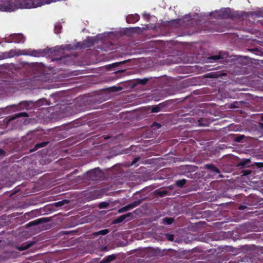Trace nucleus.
<instances>
[{
	"instance_id": "obj_1",
	"label": "nucleus",
	"mask_w": 263,
	"mask_h": 263,
	"mask_svg": "<svg viewBox=\"0 0 263 263\" xmlns=\"http://www.w3.org/2000/svg\"><path fill=\"white\" fill-rule=\"evenodd\" d=\"M44 104H47V101L44 99L39 100L36 102H34L32 101H24L20 102L17 107L19 109L28 110L32 109L35 106L42 105Z\"/></svg>"
},
{
	"instance_id": "obj_2",
	"label": "nucleus",
	"mask_w": 263,
	"mask_h": 263,
	"mask_svg": "<svg viewBox=\"0 0 263 263\" xmlns=\"http://www.w3.org/2000/svg\"><path fill=\"white\" fill-rule=\"evenodd\" d=\"M212 18L216 19H225L230 17V8H223L216 10L210 13Z\"/></svg>"
},
{
	"instance_id": "obj_3",
	"label": "nucleus",
	"mask_w": 263,
	"mask_h": 263,
	"mask_svg": "<svg viewBox=\"0 0 263 263\" xmlns=\"http://www.w3.org/2000/svg\"><path fill=\"white\" fill-rule=\"evenodd\" d=\"M25 37L21 33L12 34L6 39V42L11 43H24Z\"/></svg>"
},
{
	"instance_id": "obj_4",
	"label": "nucleus",
	"mask_w": 263,
	"mask_h": 263,
	"mask_svg": "<svg viewBox=\"0 0 263 263\" xmlns=\"http://www.w3.org/2000/svg\"><path fill=\"white\" fill-rule=\"evenodd\" d=\"M104 192V189L95 190L87 193L86 198L89 201L100 198L103 196Z\"/></svg>"
},
{
	"instance_id": "obj_5",
	"label": "nucleus",
	"mask_w": 263,
	"mask_h": 263,
	"mask_svg": "<svg viewBox=\"0 0 263 263\" xmlns=\"http://www.w3.org/2000/svg\"><path fill=\"white\" fill-rule=\"evenodd\" d=\"M8 54L9 57H12L15 55H19L20 54L28 55L33 57H39L40 52L36 50H24L23 53L16 54L15 53V51L11 50L9 52Z\"/></svg>"
},
{
	"instance_id": "obj_6",
	"label": "nucleus",
	"mask_w": 263,
	"mask_h": 263,
	"mask_svg": "<svg viewBox=\"0 0 263 263\" xmlns=\"http://www.w3.org/2000/svg\"><path fill=\"white\" fill-rule=\"evenodd\" d=\"M95 44V39L93 37H87L82 42L78 43V47L80 48H86L92 47Z\"/></svg>"
},
{
	"instance_id": "obj_7",
	"label": "nucleus",
	"mask_w": 263,
	"mask_h": 263,
	"mask_svg": "<svg viewBox=\"0 0 263 263\" xmlns=\"http://www.w3.org/2000/svg\"><path fill=\"white\" fill-rule=\"evenodd\" d=\"M133 218V214L131 213H128L122 215L113 221V223L117 224L122 222L124 221H128Z\"/></svg>"
},
{
	"instance_id": "obj_8",
	"label": "nucleus",
	"mask_w": 263,
	"mask_h": 263,
	"mask_svg": "<svg viewBox=\"0 0 263 263\" xmlns=\"http://www.w3.org/2000/svg\"><path fill=\"white\" fill-rule=\"evenodd\" d=\"M50 221V219L49 218L43 217L31 221L28 223L26 225V228H28L29 227L37 226L42 223L47 222Z\"/></svg>"
},
{
	"instance_id": "obj_9",
	"label": "nucleus",
	"mask_w": 263,
	"mask_h": 263,
	"mask_svg": "<svg viewBox=\"0 0 263 263\" xmlns=\"http://www.w3.org/2000/svg\"><path fill=\"white\" fill-rule=\"evenodd\" d=\"M100 173L99 168L90 170L87 173V176L91 180H97L98 174Z\"/></svg>"
},
{
	"instance_id": "obj_10",
	"label": "nucleus",
	"mask_w": 263,
	"mask_h": 263,
	"mask_svg": "<svg viewBox=\"0 0 263 263\" xmlns=\"http://www.w3.org/2000/svg\"><path fill=\"white\" fill-rule=\"evenodd\" d=\"M140 19V16L138 14H130L126 16V21L128 24H134L137 22Z\"/></svg>"
},
{
	"instance_id": "obj_11",
	"label": "nucleus",
	"mask_w": 263,
	"mask_h": 263,
	"mask_svg": "<svg viewBox=\"0 0 263 263\" xmlns=\"http://www.w3.org/2000/svg\"><path fill=\"white\" fill-rule=\"evenodd\" d=\"M167 102H164L163 103H160L157 105H155L153 106L151 109V112L153 113L158 112L161 111L163 108L165 107L167 105Z\"/></svg>"
},
{
	"instance_id": "obj_12",
	"label": "nucleus",
	"mask_w": 263,
	"mask_h": 263,
	"mask_svg": "<svg viewBox=\"0 0 263 263\" xmlns=\"http://www.w3.org/2000/svg\"><path fill=\"white\" fill-rule=\"evenodd\" d=\"M34 244H35L34 241H28L26 243H23L21 246L18 247L17 249L20 251H24L32 247Z\"/></svg>"
},
{
	"instance_id": "obj_13",
	"label": "nucleus",
	"mask_w": 263,
	"mask_h": 263,
	"mask_svg": "<svg viewBox=\"0 0 263 263\" xmlns=\"http://www.w3.org/2000/svg\"><path fill=\"white\" fill-rule=\"evenodd\" d=\"M116 258V255L115 254H112L110 255H108L105 257H104L102 260L101 261V263H109Z\"/></svg>"
},
{
	"instance_id": "obj_14",
	"label": "nucleus",
	"mask_w": 263,
	"mask_h": 263,
	"mask_svg": "<svg viewBox=\"0 0 263 263\" xmlns=\"http://www.w3.org/2000/svg\"><path fill=\"white\" fill-rule=\"evenodd\" d=\"M48 143V142H42L40 143H36L35 146H34V148L30 150L31 152H34L36 150H37L40 148L44 147L46 146Z\"/></svg>"
},
{
	"instance_id": "obj_15",
	"label": "nucleus",
	"mask_w": 263,
	"mask_h": 263,
	"mask_svg": "<svg viewBox=\"0 0 263 263\" xmlns=\"http://www.w3.org/2000/svg\"><path fill=\"white\" fill-rule=\"evenodd\" d=\"M205 168L210 170L213 173H219L220 172L219 169L212 164L205 165Z\"/></svg>"
},
{
	"instance_id": "obj_16",
	"label": "nucleus",
	"mask_w": 263,
	"mask_h": 263,
	"mask_svg": "<svg viewBox=\"0 0 263 263\" xmlns=\"http://www.w3.org/2000/svg\"><path fill=\"white\" fill-rule=\"evenodd\" d=\"M221 59V55L220 54L218 55H214L209 57L207 59L208 62L209 63H213L215 62H217L218 60Z\"/></svg>"
},
{
	"instance_id": "obj_17",
	"label": "nucleus",
	"mask_w": 263,
	"mask_h": 263,
	"mask_svg": "<svg viewBox=\"0 0 263 263\" xmlns=\"http://www.w3.org/2000/svg\"><path fill=\"white\" fill-rule=\"evenodd\" d=\"M143 201V199H139L138 200L134 201L133 202L130 203L128 205L129 210H131L140 204Z\"/></svg>"
},
{
	"instance_id": "obj_18",
	"label": "nucleus",
	"mask_w": 263,
	"mask_h": 263,
	"mask_svg": "<svg viewBox=\"0 0 263 263\" xmlns=\"http://www.w3.org/2000/svg\"><path fill=\"white\" fill-rule=\"evenodd\" d=\"M186 183V180L185 179H182L177 180L175 182V185L176 186L182 188Z\"/></svg>"
},
{
	"instance_id": "obj_19",
	"label": "nucleus",
	"mask_w": 263,
	"mask_h": 263,
	"mask_svg": "<svg viewBox=\"0 0 263 263\" xmlns=\"http://www.w3.org/2000/svg\"><path fill=\"white\" fill-rule=\"evenodd\" d=\"M198 122L199 125L203 126H208L210 123L209 121H208L206 119L203 118L199 119Z\"/></svg>"
},
{
	"instance_id": "obj_20",
	"label": "nucleus",
	"mask_w": 263,
	"mask_h": 263,
	"mask_svg": "<svg viewBox=\"0 0 263 263\" xmlns=\"http://www.w3.org/2000/svg\"><path fill=\"white\" fill-rule=\"evenodd\" d=\"M109 233V230L108 229H104L100 230L99 231L94 232L93 233V235L94 236H97L98 235H105Z\"/></svg>"
},
{
	"instance_id": "obj_21",
	"label": "nucleus",
	"mask_w": 263,
	"mask_h": 263,
	"mask_svg": "<svg viewBox=\"0 0 263 263\" xmlns=\"http://www.w3.org/2000/svg\"><path fill=\"white\" fill-rule=\"evenodd\" d=\"M182 167V170H184L185 172H191L195 171V167L192 165H184Z\"/></svg>"
},
{
	"instance_id": "obj_22",
	"label": "nucleus",
	"mask_w": 263,
	"mask_h": 263,
	"mask_svg": "<svg viewBox=\"0 0 263 263\" xmlns=\"http://www.w3.org/2000/svg\"><path fill=\"white\" fill-rule=\"evenodd\" d=\"M162 220L163 223L169 225L172 224L174 220L173 218L171 217H165L162 219Z\"/></svg>"
},
{
	"instance_id": "obj_23",
	"label": "nucleus",
	"mask_w": 263,
	"mask_h": 263,
	"mask_svg": "<svg viewBox=\"0 0 263 263\" xmlns=\"http://www.w3.org/2000/svg\"><path fill=\"white\" fill-rule=\"evenodd\" d=\"M148 79L147 78L143 79H137L136 80V83L137 84H141L144 85L147 83Z\"/></svg>"
},
{
	"instance_id": "obj_24",
	"label": "nucleus",
	"mask_w": 263,
	"mask_h": 263,
	"mask_svg": "<svg viewBox=\"0 0 263 263\" xmlns=\"http://www.w3.org/2000/svg\"><path fill=\"white\" fill-rule=\"evenodd\" d=\"M62 26L60 23H58L55 25L54 26V32L55 33L59 34L61 32Z\"/></svg>"
},
{
	"instance_id": "obj_25",
	"label": "nucleus",
	"mask_w": 263,
	"mask_h": 263,
	"mask_svg": "<svg viewBox=\"0 0 263 263\" xmlns=\"http://www.w3.org/2000/svg\"><path fill=\"white\" fill-rule=\"evenodd\" d=\"M250 161V160L249 159L242 160L239 164H237V166H242V167L247 166Z\"/></svg>"
},
{
	"instance_id": "obj_26",
	"label": "nucleus",
	"mask_w": 263,
	"mask_h": 263,
	"mask_svg": "<svg viewBox=\"0 0 263 263\" xmlns=\"http://www.w3.org/2000/svg\"><path fill=\"white\" fill-rule=\"evenodd\" d=\"M130 61V60H125V61L120 62L114 63H112L111 65H110V66L112 67H115L116 66H119V65L123 64L124 63H127V62H129Z\"/></svg>"
},
{
	"instance_id": "obj_27",
	"label": "nucleus",
	"mask_w": 263,
	"mask_h": 263,
	"mask_svg": "<svg viewBox=\"0 0 263 263\" xmlns=\"http://www.w3.org/2000/svg\"><path fill=\"white\" fill-rule=\"evenodd\" d=\"M28 116H29L27 112H20V113H18L17 114H16L15 115V116L12 118V119H15V118H19V117H28Z\"/></svg>"
},
{
	"instance_id": "obj_28",
	"label": "nucleus",
	"mask_w": 263,
	"mask_h": 263,
	"mask_svg": "<svg viewBox=\"0 0 263 263\" xmlns=\"http://www.w3.org/2000/svg\"><path fill=\"white\" fill-rule=\"evenodd\" d=\"M109 205V203L107 202H102L100 203L98 205V207L99 209H104L106 208Z\"/></svg>"
},
{
	"instance_id": "obj_29",
	"label": "nucleus",
	"mask_w": 263,
	"mask_h": 263,
	"mask_svg": "<svg viewBox=\"0 0 263 263\" xmlns=\"http://www.w3.org/2000/svg\"><path fill=\"white\" fill-rule=\"evenodd\" d=\"M128 210H129V208L128 205H126V206L120 209L118 211V212L119 213H121L124 212L128 211Z\"/></svg>"
},
{
	"instance_id": "obj_30",
	"label": "nucleus",
	"mask_w": 263,
	"mask_h": 263,
	"mask_svg": "<svg viewBox=\"0 0 263 263\" xmlns=\"http://www.w3.org/2000/svg\"><path fill=\"white\" fill-rule=\"evenodd\" d=\"M66 200H63L62 201H58L57 202L54 203L55 206L57 207L62 206L64 204V202L66 201Z\"/></svg>"
},
{
	"instance_id": "obj_31",
	"label": "nucleus",
	"mask_w": 263,
	"mask_h": 263,
	"mask_svg": "<svg viewBox=\"0 0 263 263\" xmlns=\"http://www.w3.org/2000/svg\"><path fill=\"white\" fill-rule=\"evenodd\" d=\"M140 160L139 157H137L134 159L132 162L131 163V165H135L136 166H137L139 165V164H137V163Z\"/></svg>"
},
{
	"instance_id": "obj_32",
	"label": "nucleus",
	"mask_w": 263,
	"mask_h": 263,
	"mask_svg": "<svg viewBox=\"0 0 263 263\" xmlns=\"http://www.w3.org/2000/svg\"><path fill=\"white\" fill-rule=\"evenodd\" d=\"M166 238L168 240L172 241L174 240V236L173 234L167 233L166 234Z\"/></svg>"
},
{
	"instance_id": "obj_33",
	"label": "nucleus",
	"mask_w": 263,
	"mask_h": 263,
	"mask_svg": "<svg viewBox=\"0 0 263 263\" xmlns=\"http://www.w3.org/2000/svg\"><path fill=\"white\" fill-rule=\"evenodd\" d=\"M207 77L208 78H218V75L214 73H210L208 74Z\"/></svg>"
},
{
	"instance_id": "obj_34",
	"label": "nucleus",
	"mask_w": 263,
	"mask_h": 263,
	"mask_svg": "<svg viewBox=\"0 0 263 263\" xmlns=\"http://www.w3.org/2000/svg\"><path fill=\"white\" fill-rule=\"evenodd\" d=\"M252 171H250V170H247V171H243V176H246V175H249L251 173Z\"/></svg>"
},
{
	"instance_id": "obj_35",
	"label": "nucleus",
	"mask_w": 263,
	"mask_h": 263,
	"mask_svg": "<svg viewBox=\"0 0 263 263\" xmlns=\"http://www.w3.org/2000/svg\"><path fill=\"white\" fill-rule=\"evenodd\" d=\"M46 50H47V53H52L54 51V50L53 48H49L48 49H47Z\"/></svg>"
},
{
	"instance_id": "obj_36",
	"label": "nucleus",
	"mask_w": 263,
	"mask_h": 263,
	"mask_svg": "<svg viewBox=\"0 0 263 263\" xmlns=\"http://www.w3.org/2000/svg\"><path fill=\"white\" fill-rule=\"evenodd\" d=\"M6 152L3 149L0 148V155H5Z\"/></svg>"
},
{
	"instance_id": "obj_37",
	"label": "nucleus",
	"mask_w": 263,
	"mask_h": 263,
	"mask_svg": "<svg viewBox=\"0 0 263 263\" xmlns=\"http://www.w3.org/2000/svg\"><path fill=\"white\" fill-rule=\"evenodd\" d=\"M154 124H156V125H157V127H158V128H160V127H161V124H160L159 123H156V122H155V123L153 124V125H154Z\"/></svg>"
},
{
	"instance_id": "obj_38",
	"label": "nucleus",
	"mask_w": 263,
	"mask_h": 263,
	"mask_svg": "<svg viewBox=\"0 0 263 263\" xmlns=\"http://www.w3.org/2000/svg\"><path fill=\"white\" fill-rule=\"evenodd\" d=\"M241 139V137H237L236 139V140L238 142L240 141V140Z\"/></svg>"
},
{
	"instance_id": "obj_39",
	"label": "nucleus",
	"mask_w": 263,
	"mask_h": 263,
	"mask_svg": "<svg viewBox=\"0 0 263 263\" xmlns=\"http://www.w3.org/2000/svg\"><path fill=\"white\" fill-rule=\"evenodd\" d=\"M139 27H136V28L133 27V28H131L130 29L134 30V31H135L136 30H137V29H139Z\"/></svg>"
},
{
	"instance_id": "obj_40",
	"label": "nucleus",
	"mask_w": 263,
	"mask_h": 263,
	"mask_svg": "<svg viewBox=\"0 0 263 263\" xmlns=\"http://www.w3.org/2000/svg\"><path fill=\"white\" fill-rule=\"evenodd\" d=\"M109 138H110V137H109V136H106V137H105L104 138V139L105 140L108 139Z\"/></svg>"
},
{
	"instance_id": "obj_41",
	"label": "nucleus",
	"mask_w": 263,
	"mask_h": 263,
	"mask_svg": "<svg viewBox=\"0 0 263 263\" xmlns=\"http://www.w3.org/2000/svg\"><path fill=\"white\" fill-rule=\"evenodd\" d=\"M3 59H4V58L2 55H0V60H2Z\"/></svg>"
},
{
	"instance_id": "obj_42",
	"label": "nucleus",
	"mask_w": 263,
	"mask_h": 263,
	"mask_svg": "<svg viewBox=\"0 0 263 263\" xmlns=\"http://www.w3.org/2000/svg\"><path fill=\"white\" fill-rule=\"evenodd\" d=\"M164 194H165V193H161L160 194V195L161 196H163Z\"/></svg>"
},
{
	"instance_id": "obj_43",
	"label": "nucleus",
	"mask_w": 263,
	"mask_h": 263,
	"mask_svg": "<svg viewBox=\"0 0 263 263\" xmlns=\"http://www.w3.org/2000/svg\"><path fill=\"white\" fill-rule=\"evenodd\" d=\"M123 71H124V70L118 71V72H122Z\"/></svg>"
}]
</instances>
